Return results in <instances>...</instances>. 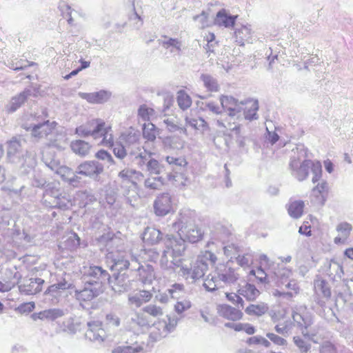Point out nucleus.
Segmentation results:
<instances>
[{"label": "nucleus", "mask_w": 353, "mask_h": 353, "mask_svg": "<svg viewBox=\"0 0 353 353\" xmlns=\"http://www.w3.org/2000/svg\"><path fill=\"white\" fill-rule=\"evenodd\" d=\"M77 132L83 136H92L94 139L101 138V145L112 148L114 145L112 124L102 119L97 118L88 121L77 128Z\"/></svg>", "instance_id": "nucleus-1"}, {"label": "nucleus", "mask_w": 353, "mask_h": 353, "mask_svg": "<svg viewBox=\"0 0 353 353\" xmlns=\"http://www.w3.org/2000/svg\"><path fill=\"white\" fill-rule=\"evenodd\" d=\"M173 226L184 241L194 243L202 240L203 237L204 232L196 219H180L176 221Z\"/></svg>", "instance_id": "nucleus-2"}, {"label": "nucleus", "mask_w": 353, "mask_h": 353, "mask_svg": "<svg viewBox=\"0 0 353 353\" xmlns=\"http://www.w3.org/2000/svg\"><path fill=\"white\" fill-rule=\"evenodd\" d=\"M39 121V117H37L36 114H30L26 119L23 128L26 131H30L32 136L38 139L47 137L55 131L57 125L55 121L50 122L47 120L42 123L33 124V123Z\"/></svg>", "instance_id": "nucleus-3"}, {"label": "nucleus", "mask_w": 353, "mask_h": 353, "mask_svg": "<svg viewBox=\"0 0 353 353\" xmlns=\"http://www.w3.org/2000/svg\"><path fill=\"white\" fill-rule=\"evenodd\" d=\"M168 163L172 166V170H174L175 168H178L180 172H175L174 174H169L168 179L172 181L176 186L184 187L188 183V179L183 172L188 165V161L184 157H172L168 156L165 158Z\"/></svg>", "instance_id": "nucleus-4"}, {"label": "nucleus", "mask_w": 353, "mask_h": 353, "mask_svg": "<svg viewBox=\"0 0 353 353\" xmlns=\"http://www.w3.org/2000/svg\"><path fill=\"white\" fill-rule=\"evenodd\" d=\"M175 206L173 198L168 192L159 194L153 203L154 214L159 216H163L174 212Z\"/></svg>", "instance_id": "nucleus-5"}, {"label": "nucleus", "mask_w": 353, "mask_h": 353, "mask_svg": "<svg viewBox=\"0 0 353 353\" xmlns=\"http://www.w3.org/2000/svg\"><path fill=\"white\" fill-rule=\"evenodd\" d=\"M84 268L85 269L84 276L89 279L88 284L91 285L95 284L96 288L102 289L104 281L110 278V274L101 266L92 265Z\"/></svg>", "instance_id": "nucleus-6"}, {"label": "nucleus", "mask_w": 353, "mask_h": 353, "mask_svg": "<svg viewBox=\"0 0 353 353\" xmlns=\"http://www.w3.org/2000/svg\"><path fill=\"white\" fill-rule=\"evenodd\" d=\"M103 165L96 161H85L81 163L77 169V175L90 179H97L103 172Z\"/></svg>", "instance_id": "nucleus-7"}, {"label": "nucleus", "mask_w": 353, "mask_h": 353, "mask_svg": "<svg viewBox=\"0 0 353 353\" xmlns=\"http://www.w3.org/2000/svg\"><path fill=\"white\" fill-rule=\"evenodd\" d=\"M222 112H226L230 117L237 116L241 113V101L231 95L221 94L219 98Z\"/></svg>", "instance_id": "nucleus-8"}, {"label": "nucleus", "mask_w": 353, "mask_h": 353, "mask_svg": "<svg viewBox=\"0 0 353 353\" xmlns=\"http://www.w3.org/2000/svg\"><path fill=\"white\" fill-rule=\"evenodd\" d=\"M56 173L70 186L77 188L81 185V177L77 174H75L73 170L67 166H60L57 168Z\"/></svg>", "instance_id": "nucleus-9"}, {"label": "nucleus", "mask_w": 353, "mask_h": 353, "mask_svg": "<svg viewBox=\"0 0 353 353\" xmlns=\"http://www.w3.org/2000/svg\"><path fill=\"white\" fill-rule=\"evenodd\" d=\"M243 308H236L227 304H221L218 306L217 310L219 314L230 321H240L243 317L242 312Z\"/></svg>", "instance_id": "nucleus-10"}, {"label": "nucleus", "mask_w": 353, "mask_h": 353, "mask_svg": "<svg viewBox=\"0 0 353 353\" xmlns=\"http://www.w3.org/2000/svg\"><path fill=\"white\" fill-rule=\"evenodd\" d=\"M272 319L275 323V330L279 334L287 333L292 325L290 317L284 311L274 313Z\"/></svg>", "instance_id": "nucleus-11"}, {"label": "nucleus", "mask_w": 353, "mask_h": 353, "mask_svg": "<svg viewBox=\"0 0 353 353\" xmlns=\"http://www.w3.org/2000/svg\"><path fill=\"white\" fill-rule=\"evenodd\" d=\"M329 194L328 183L323 181L317 183L312 190V196L315 203L320 205H323L327 199Z\"/></svg>", "instance_id": "nucleus-12"}, {"label": "nucleus", "mask_w": 353, "mask_h": 353, "mask_svg": "<svg viewBox=\"0 0 353 353\" xmlns=\"http://www.w3.org/2000/svg\"><path fill=\"white\" fill-rule=\"evenodd\" d=\"M152 296V292L148 290H139L138 292L129 295L128 302L130 305L139 307L143 303L150 301Z\"/></svg>", "instance_id": "nucleus-13"}, {"label": "nucleus", "mask_w": 353, "mask_h": 353, "mask_svg": "<svg viewBox=\"0 0 353 353\" xmlns=\"http://www.w3.org/2000/svg\"><path fill=\"white\" fill-rule=\"evenodd\" d=\"M196 111L192 110L189 117L185 119L186 125L192 127L196 130H207L209 129L208 123L204 119L200 117H196Z\"/></svg>", "instance_id": "nucleus-14"}, {"label": "nucleus", "mask_w": 353, "mask_h": 353, "mask_svg": "<svg viewBox=\"0 0 353 353\" xmlns=\"http://www.w3.org/2000/svg\"><path fill=\"white\" fill-rule=\"evenodd\" d=\"M241 112L246 119H252L256 114L259 109L258 102L254 99H248L245 101H241Z\"/></svg>", "instance_id": "nucleus-15"}, {"label": "nucleus", "mask_w": 353, "mask_h": 353, "mask_svg": "<svg viewBox=\"0 0 353 353\" xmlns=\"http://www.w3.org/2000/svg\"><path fill=\"white\" fill-rule=\"evenodd\" d=\"M102 291L103 289L96 287L92 288V285L88 284V285L85 287L82 290L77 292V298L81 303L88 302L93 300L102 292Z\"/></svg>", "instance_id": "nucleus-16"}, {"label": "nucleus", "mask_w": 353, "mask_h": 353, "mask_svg": "<svg viewBox=\"0 0 353 353\" xmlns=\"http://www.w3.org/2000/svg\"><path fill=\"white\" fill-rule=\"evenodd\" d=\"M43 283L41 278L30 279L21 288L28 294H36L42 290Z\"/></svg>", "instance_id": "nucleus-17"}, {"label": "nucleus", "mask_w": 353, "mask_h": 353, "mask_svg": "<svg viewBox=\"0 0 353 353\" xmlns=\"http://www.w3.org/2000/svg\"><path fill=\"white\" fill-rule=\"evenodd\" d=\"M119 176L124 181L130 183L135 187L143 179V175L141 172L132 170H123L119 172Z\"/></svg>", "instance_id": "nucleus-18"}, {"label": "nucleus", "mask_w": 353, "mask_h": 353, "mask_svg": "<svg viewBox=\"0 0 353 353\" xmlns=\"http://www.w3.org/2000/svg\"><path fill=\"white\" fill-rule=\"evenodd\" d=\"M308 162H312V160H305L300 165L298 160L293 159L290 163V166L293 170H296L298 179L300 181L305 179L310 170V165H307Z\"/></svg>", "instance_id": "nucleus-19"}, {"label": "nucleus", "mask_w": 353, "mask_h": 353, "mask_svg": "<svg viewBox=\"0 0 353 353\" xmlns=\"http://www.w3.org/2000/svg\"><path fill=\"white\" fill-rule=\"evenodd\" d=\"M70 148L77 155L85 157L90 154L92 145L88 142L78 139L71 142Z\"/></svg>", "instance_id": "nucleus-20"}, {"label": "nucleus", "mask_w": 353, "mask_h": 353, "mask_svg": "<svg viewBox=\"0 0 353 353\" xmlns=\"http://www.w3.org/2000/svg\"><path fill=\"white\" fill-rule=\"evenodd\" d=\"M305 203L301 200H291L287 205L289 215L294 219L300 218L304 211Z\"/></svg>", "instance_id": "nucleus-21"}, {"label": "nucleus", "mask_w": 353, "mask_h": 353, "mask_svg": "<svg viewBox=\"0 0 353 353\" xmlns=\"http://www.w3.org/2000/svg\"><path fill=\"white\" fill-rule=\"evenodd\" d=\"M314 292L316 294H321L325 299H330L332 295L331 289L327 281L322 278H317L314 282Z\"/></svg>", "instance_id": "nucleus-22"}, {"label": "nucleus", "mask_w": 353, "mask_h": 353, "mask_svg": "<svg viewBox=\"0 0 353 353\" xmlns=\"http://www.w3.org/2000/svg\"><path fill=\"white\" fill-rule=\"evenodd\" d=\"M352 230V226L350 223L347 222L339 223L336 227V231L339 233L340 236L334 238V243L336 244L344 243L348 239Z\"/></svg>", "instance_id": "nucleus-23"}, {"label": "nucleus", "mask_w": 353, "mask_h": 353, "mask_svg": "<svg viewBox=\"0 0 353 353\" xmlns=\"http://www.w3.org/2000/svg\"><path fill=\"white\" fill-rule=\"evenodd\" d=\"M162 239V234L160 230L154 228H147L143 234V240L148 244L154 245L158 243Z\"/></svg>", "instance_id": "nucleus-24"}, {"label": "nucleus", "mask_w": 353, "mask_h": 353, "mask_svg": "<svg viewBox=\"0 0 353 353\" xmlns=\"http://www.w3.org/2000/svg\"><path fill=\"white\" fill-rule=\"evenodd\" d=\"M30 95L29 90H25L17 96L12 98L9 105L8 106V112H13L19 109L27 101Z\"/></svg>", "instance_id": "nucleus-25"}, {"label": "nucleus", "mask_w": 353, "mask_h": 353, "mask_svg": "<svg viewBox=\"0 0 353 353\" xmlns=\"http://www.w3.org/2000/svg\"><path fill=\"white\" fill-rule=\"evenodd\" d=\"M165 183L161 176H149L144 181L145 188L149 190H161Z\"/></svg>", "instance_id": "nucleus-26"}, {"label": "nucleus", "mask_w": 353, "mask_h": 353, "mask_svg": "<svg viewBox=\"0 0 353 353\" xmlns=\"http://www.w3.org/2000/svg\"><path fill=\"white\" fill-rule=\"evenodd\" d=\"M287 292L276 291L275 296L292 298L299 293V286L295 280H290L286 285Z\"/></svg>", "instance_id": "nucleus-27"}, {"label": "nucleus", "mask_w": 353, "mask_h": 353, "mask_svg": "<svg viewBox=\"0 0 353 353\" xmlns=\"http://www.w3.org/2000/svg\"><path fill=\"white\" fill-rule=\"evenodd\" d=\"M238 292L248 301H253L259 295V291L254 285L247 283L241 287Z\"/></svg>", "instance_id": "nucleus-28"}, {"label": "nucleus", "mask_w": 353, "mask_h": 353, "mask_svg": "<svg viewBox=\"0 0 353 353\" xmlns=\"http://www.w3.org/2000/svg\"><path fill=\"white\" fill-rule=\"evenodd\" d=\"M235 19L236 17L228 15L225 10H221L216 14L215 21L219 26L230 27L234 25Z\"/></svg>", "instance_id": "nucleus-29"}, {"label": "nucleus", "mask_w": 353, "mask_h": 353, "mask_svg": "<svg viewBox=\"0 0 353 353\" xmlns=\"http://www.w3.org/2000/svg\"><path fill=\"white\" fill-rule=\"evenodd\" d=\"M201 79L208 92H217L220 90V86L217 80L212 76L209 74H202Z\"/></svg>", "instance_id": "nucleus-30"}, {"label": "nucleus", "mask_w": 353, "mask_h": 353, "mask_svg": "<svg viewBox=\"0 0 353 353\" xmlns=\"http://www.w3.org/2000/svg\"><path fill=\"white\" fill-rule=\"evenodd\" d=\"M268 310V307L265 303L260 304H250L248 305L245 312L247 314L250 316H262L265 314Z\"/></svg>", "instance_id": "nucleus-31"}, {"label": "nucleus", "mask_w": 353, "mask_h": 353, "mask_svg": "<svg viewBox=\"0 0 353 353\" xmlns=\"http://www.w3.org/2000/svg\"><path fill=\"white\" fill-rule=\"evenodd\" d=\"M228 327L232 329L236 332H244L248 335L254 334L256 332L255 327L250 323H226Z\"/></svg>", "instance_id": "nucleus-32"}, {"label": "nucleus", "mask_w": 353, "mask_h": 353, "mask_svg": "<svg viewBox=\"0 0 353 353\" xmlns=\"http://www.w3.org/2000/svg\"><path fill=\"white\" fill-rule=\"evenodd\" d=\"M235 37L236 41L243 45L245 42H249L252 39L251 30L247 26H242L235 31Z\"/></svg>", "instance_id": "nucleus-33"}, {"label": "nucleus", "mask_w": 353, "mask_h": 353, "mask_svg": "<svg viewBox=\"0 0 353 353\" xmlns=\"http://www.w3.org/2000/svg\"><path fill=\"white\" fill-rule=\"evenodd\" d=\"M84 98L90 103H101L108 99V93L105 91H99L94 93L84 94Z\"/></svg>", "instance_id": "nucleus-34"}, {"label": "nucleus", "mask_w": 353, "mask_h": 353, "mask_svg": "<svg viewBox=\"0 0 353 353\" xmlns=\"http://www.w3.org/2000/svg\"><path fill=\"white\" fill-rule=\"evenodd\" d=\"M103 325L100 321H92L88 323V330L87 331V335L90 339L98 340L101 336L98 333L97 335L94 334L95 332L103 331Z\"/></svg>", "instance_id": "nucleus-35"}, {"label": "nucleus", "mask_w": 353, "mask_h": 353, "mask_svg": "<svg viewBox=\"0 0 353 353\" xmlns=\"http://www.w3.org/2000/svg\"><path fill=\"white\" fill-rule=\"evenodd\" d=\"M176 101L179 106L182 110H187L192 105L190 97L184 90H179L177 92Z\"/></svg>", "instance_id": "nucleus-36"}, {"label": "nucleus", "mask_w": 353, "mask_h": 353, "mask_svg": "<svg viewBox=\"0 0 353 353\" xmlns=\"http://www.w3.org/2000/svg\"><path fill=\"white\" fill-rule=\"evenodd\" d=\"M157 135V129L152 123H148L143 125V136L148 141H153L156 139Z\"/></svg>", "instance_id": "nucleus-37"}, {"label": "nucleus", "mask_w": 353, "mask_h": 353, "mask_svg": "<svg viewBox=\"0 0 353 353\" xmlns=\"http://www.w3.org/2000/svg\"><path fill=\"white\" fill-rule=\"evenodd\" d=\"M142 310L144 313L153 318H159L163 314V308L154 304L148 305Z\"/></svg>", "instance_id": "nucleus-38"}, {"label": "nucleus", "mask_w": 353, "mask_h": 353, "mask_svg": "<svg viewBox=\"0 0 353 353\" xmlns=\"http://www.w3.org/2000/svg\"><path fill=\"white\" fill-rule=\"evenodd\" d=\"M307 165H310V170L313 173L314 176L312 177V182L316 183L318 181L322 175V166L319 161H313L308 162Z\"/></svg>", "instance_id": "nucleus-39"}, {"label": "nucleus", "mask_w": 353, "mask_h": 353, "mask_svg": "<svg viewBox=\"0 0 353 353\" xmlns=\"http://www.w3.org/2000/svg\"><path fill=\"white\" fill-rule=\"evenodd\" d=\"M146 167L150 174H159L163 168V165L154 159L149 160L146 164Z\"/></svg>", "instance_id": "nucleus-40"}, {"label": "nucleus", "mask_w": 353, "mask_h": 353, "mask_svg": "<svg viewBox=\"0 0 353 353\" xmlns=\"http://www.w3.org/2000/svg\"><path fill=\"white\" fill-rule=\"evenodd\" d=\"M143 347L135 343L133 345H123L117 348L114 353H138L143 351Z\"/></svg>", "instance_id": "nucleus-41"}, {"label": "nucleus", "mask_w": 353, "mask_h": 353, "mask_svg": "<svg viewBox=\"0 0 353 353\" xmlns=\"http://www.w3.org/2000/svg\"><path fill=\"white\" fill-rule=\"evenodd\" d=\"M41 315V319L46 318L52 320H54L60 316H61L63 313L61 310L58 309H51L45 310L39 314Z\"/></svg>", "instance_id": "nucleus-42"}, {"label": "nucleus", "mask_w": 353, "mask_h": 353, "mask_svg": "<svg viewBox=\"0 0 353 353\" xmlns=\"http://www.w3.org/2000/svg\"><path fill=\"white\" fill-rule=\"evenodd\" d=\"M154 113V109L148 107L146 105H141L138 110L139 117L144 121H149Z\"/></svg>", "instance_id": "nucleus-43"}, {"label": "nucleus", "mask_w": 353, "mask_h": 353, "mask_svg": "<svg viewBox=\"0 0 353 353\" xmlns=\"http://www.w3.org/2000/svg\"><path fill=\"white\" fill-rule=\"evenodd\" d=\"M190 307L191 303L189 300L187 299L179 301L174 305V310L179 314H181L184 312L188 310Z\"/></svg>", "instance_id": "nucleus-44"}, {"label": "nucleus", "mask_w": 353, "mask_h": 353, "mask_svg": "<svg viewBox=\"0 0 353 353\" xmlns=\"http://www.w3.org/2000/svg\"><path fill=\"white\" fill-rule=\"evenodd\" d=\"M266 336L276 345L286 346L288 345L287 341L285 339L274 333H268Z\"/></svg>", "instance_id": "nucleus-45"}, {"label": "nucleus", "mask_w": 353, "mask_h": 353, "mask_svg": "<svg viewBox=\"0 0 353 353\" xmlns=\"http://www.w3.org/2000/svg\"><path fill=\"white\" fill-rule=\"evenodd\" d=\"M250 274L254 275L261 282L267 281V274L265 271L261 268L257 267L250 271Z\"/></svg>", "instance_id": "nucleus-46"}, {"label": "nucleus", "mask_w": 353, "mask_h": 353, "mask_svg": "<svg viewBox=\"0 0 353 353\" xmlns=\"http://www.w3.org/2000/svg\"><path fill=\"white\" fill-rule=\"evenodd\" d=\"M225 296L229 301L237 304V305H240L241 308H243L244 302L239 295L235 293H226Z\"/></svg>", "instance_id": "nucleus-47"}, {"label": "nucleus", "mask_w": 353, "mask_h": 353, "mask_svg": "<svg viewBox=\"0 0 353 353\" xmlns=\"http://www.w3.org/2000/svg\"><path fill=\"white\" fill-rule=\"evenodd\" d=\"M112 147L113 153L117 158L123 159L126 156V150L122 144L117 143L114 145H113Z\"/></svg>", "instance_id": "nucleus-48"}, {"label": "nucleus", "mask_w": 353, "mask_h": 353, "mask_svg": "<svg viewBox=\"0 0 353 353\" xmlns=\"http://www.w3.org/2000/svg\"><path fill=\"white\" fill-rule=\"evenodd\" d=\"M95 157L100 160H107L110 163H114V161L111 154L104 150H100L95 154Z\"/></svg>", "instance_id": "nucleus-49"}, {"label": "nucleus", "mask_w": 353, "mask_h": 353, "mask_svg": "<svg viewBox=\"0 0 353 353\" xmlns=\"http://www.w3.org/2000/svg\"><path fill=\"white\" fill-rule=\"evenodd\" d=\"M162 46L165 48H169L172 46L176 49H180V41L177 39L170 38L166 41L162 42Z\"/></svg>", "instance_id": "nucleus-50"}, {"label": "nucleus", "mask_w": 353, "mask_h": 353, "mask_svg": "<svg viewBox=\"0 0 353 353\" xmlns=\"http://www.w3.org/2000/svg\"><path fill=\"white\" fill-rule=\"evenodd\" d=\"M120 321L118 316L114 314H108L106 316V324L110 327L119 326Z\"/></svg>", "instance_id": "nucleus-51"}, {"label": "nucleus", "mask_w": 353, "mask_h": 353, "mask_svg": "<svg viewBox=\"0 0 353 353\" xmlns=\"http://www.w3.org/2000/svg\"><path fill=\"white\" fill-rule=\"evenodd\" d=\"M299 232L301 234L310 236L312 234L311 224L309 221H304L303 225L299 228Z\"/></svg>", "instance_id": "nucleus-52"}, {"label": "nucleus", "mask_w": 353, "mask_h": 353, "mask_svg": "<svg viewBox=\"0 0 353 353\" xmlns=\"http://www.w3.org/2000/svg\"><path fill=\"white\" fill-rule=\"evenodd\" d=\"M294 343L301 350L304 351H307L308 350V345L305 342L303 339H302L299 336H294Z\"/></svg>", "instance_id": "nucleus-53"}, {"label": "nucleus", "mask_w": 353, "mask_h": 353, "mask_svg": "<svg viewBox=\"0 0 353 353\" xmlns=\"http://www.w3.org/2000/svg\"><path fill=\"white\" fill-rule=\"evenodd\" d=\"M34 308V303L33 302L24 303L21 304L19 309L23 312H30Z\"/></svg>", "instance_id": "nucleus-54"}, {"label": "nucleus", "mask_w": 353, "mask_h": 353, "mask_svg": "<svg viewBox=\"0 0 353 353\" xmlns=\"http://www.w3.org/2000/svg\"><path fill=\"white\" fill-rule=\"evenodd\" d=\"M206 107L210 111L216 114H220L222 113L221 108L219 107L214 102L207 103Z\"/></svg>", "instance_id": "nucleus-55"}, {"label": "nucleus", "mask_w": 353, "mask_h": 353, "mask_svg": "<svg viewBox=\"0 0 353 353\" xmlns=\"http://www.w3.org/2000/svg\"><path fill=\"white\" fill-rule=\"evenodd\" d=\"M261 336H254L247 339L246 343L250 346L260 345Z\"/></svg>", "instance_id": "nucleus-56"}, {"label": "nucleus", "mask_w": 353, "mask_h": 353, "mask_svg": "<svg viewBox=\"0 0 353 353\" xmlns=\"http://www.w3.org/2000/svg\"><path fill=\"white\" fill-rule=\"evenodd\" d=\"M204 40L207 41L208 46L210 48V46H212V43L215 41V35L212 32H208L204 36Z\"/></svg>", "instance_id": "nucleus-57"}, {"label": "nucleus", "mask_w": 353, "mask_h": 353, "mask_svg": "<svg viewBox=\"0 0 353 353\" xmlns=\"http://www.w3.org/2000/svg\"><path fill=\"white\" fill-rule=\"evenodd\" d=\"M26 63H27V64H26V65H16V66L12 65L11 67V68L14 70H21L25 69L27 67L33 66V65H36V63L32 61H26Z\"/></svg>", "instance_id": "nucleus-58"}, {"label": "nucleus", "mask_w": 353, "mask_h": 353, "mask_svg": "<svg viewBox=\"0 0 353 353\" xmlns=\"http://www.w3.org/2000/svg\"><path fill=\"white\" fill-rule=\"evenodd\" d=\"M323 163L325 170L329 173H332L334 170V165L330 159H327L324 161Z\"/></svg>", "instance_id": "nucleus-59"}, {"label": "nucleus", "mask_w": 353, "mask_h": 353, "mask_svg": "<svg viewBox=\"0 0 353 353\" xmlns=\"http://www.w3.org/2000/svg\"><path fill=\"white\" fill-rule=\"evenodd\" d=\"M164 122L170 131H174L179 129V127L177 125L174 124L171 121L168 119L165 120Z\"/></svg>", "instance_id": "nucleus-60"}, {"label": "nucleus", "mask_w": 353, "mask_h": 353, "mask_svg": "<svg viewBox=\"0 0 353 353\" xmlns=\"http://www.w3.org/2000/svg\"><path fill=\"white\" fill-rule=\"evenodd\" d=\"M268 139L271 144H274L279 139V137L276 133H274V132H273L272 134L270 133Z\"/></svg>", "instance_id": "nucleus-61"}, {"label": "nucleus", "mask_w": 353, "mask_h": 353, "mask_svg": "<svg viewBox=\"0 0 353 353\" xmlns=\"http://www.w3.org/2000/svg\"><path fill=\"white\" fill-rule=\"evenodd\" d=\"M183 285H181V284H174L172 285V289H170L169 290V293L172 295V294L174 293V292L176 291V290H179V291H181L183 290Z\"/></svg>", "instance_id": "nucleus-62"}, {"label": "nucleus", "mask_w": 353, "mask_h": 353, "mask_svg": "<svg viewBox=\"0 0 353 353\" xmlns=\"http://www.w3.org/2000/svg\"><path fill=\"white\" fill-rule=\"evenodd\" d=\"M344 254L348 259L353 261V248H347L344 252Z\"/></svg>", "instance_id": "nucleus-63"}, {"label": "nucleus", "mask_w": 353, "mask_h": 353, "mask_svg": "<svg viewBox=\"0 0 353 353\" xmlns=\"http://www.w3.org/2000/svg\"><path fill=\"white\" fill-rule=\"evenodd\" d=\"M260 345L265 347H269L270 346V342L265 338L261 336Z\"/></svg>", "instance_id": "nucleus-64"}]
</instances>
